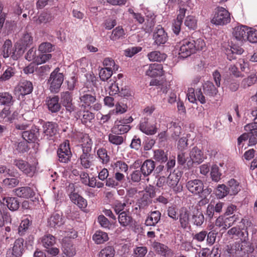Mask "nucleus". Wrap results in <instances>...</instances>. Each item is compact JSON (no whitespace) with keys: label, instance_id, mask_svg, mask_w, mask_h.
<instances>
[{"label":"nucleus","instance_id":"59","mask_svg":"<svg viewBox=\"0 0 257 257\" xmlns=\"http://www.w3.org/2000/svg\"><path fill=\"white\" fill-rule=\"evenodd\" d=\"M61 103L64 106L66 104H68L72 101V97L70 93L68 91L63 92L61 94Z\"/></svg>","mask_w":257,"mask_h":257},{"label":"nucleus","instance_id":"48","mask_svg":"<svg viewBox=\"0 0 257 257\" xmlns=\"http://www.w3.org/2000/svg\"><path fill=\"white\" fill-rule=\"evenodd\" d=\"M90 153H82L80 156V163L85 168H89L91 165Z\"/></svg>","mask_w":257,"mask_h":257},{"label":"nucleus","instance_id":"58","mask_svg":"<svg viewBox=\"0 0 257 257\" xmlns=\"http://www.w3.org/2000/svg\"><path fill=\"white\" fill-rule=\"evenodd\" d=\"M210 175L213 181L218 182L220 179L221 173L219 172L218 167L215 165L212 167Z\"/></svg>","mask_w":257,"mask_h":257},{"label":"nucleus","instance_id":"3","mask_svg":"<svg viewBox=\"0 0 257 257\" xmlns=\"http://www.w3.org/2000/svg\"><path fill=\"white\" fill-rule=\"evenodd\" d=\"M13 164L21 172L28 176L32 177L35 173L38 165V162L35 161L30 163L21 159H15Z\"/></svg>","mask_w":257,"mask_h":257},{"label":"nucleus","instance_id":"22","mask_svg":"<svg viewBox=\"0 0 257 257\" xmlns=\"http://www.w3.org/2000/svg\"><path fill=\"white\" fill-rule=\"evenodd\" d=\"M33 38L30 34L26 33L24 34L21 39L16 43L17 49H21L24 53L26 47H28L32 44Z\"/></svg>","mask_w":257,"mask_h":257},{"label":"nucleus","instance_id":"42","mask_svg":"<svg viewBox=\"0 0 257 257\" xmlns=\"http://www.w3.org/2000/svg\"><path fill=\"white\" fill-rule=\"evenodd\" d=\"M124 35L125 33L123 28L120 26H118L112 30L110 38L111 40L115 41L123 38Z\"/></svg>","mask_w":257,"mask_h":257},{"label":"nucleus","instance_id":"29","mask_svg":"<svg viewBox=\"0 0 257 257\" xmlns=\"http://www.w3.org/2000/svg\"><path fill=\"white\" fill-rule=\"evenodd\" d=\"M161 215V213L159 211L151 212L146 220L145 224L147 226H155L160 221Z\"/></svg>","mask_w":257,"mask_h":257},{"label":"nucleus","instance_id":"27","mask_svg":"<svg viewBox=\"0 0 257 257\" xmlns=\"http://www.w3.org/2000/svg\"><path fill=\"white\" fill-rule=\"evenodd\" d=\"M71 201L77 205L81 209H85L87 205V202L85 199L77 193H71L69 195Z\"/></svg>","mask_w":257,"mask_h":257},{"label":"nucleus","instance_id":"17","mask_svg":"<svg viewBox=\"0 0 257 257\" xmlns=\"http://www.w3.org/2000/svg\"><path fill=\"white\" fill-rule=\"evenodd\" d=\"M187 95L189 101L192 103H195L197 100L202 104L206 102L205 96L203 95L200 89L195 91L193 88H189Z\"/></svg>","mask_w":257,"mask_h":257},{"label":"nucleus","instance_id":"32","mask_svg":"<svg viewBox=\"0 0 257 257\" xmlns=\"http://www.w3.org/2000/svg\"><path fill=\"white\" fill-rule=\"evenodd\" d=\"M118 220L120 225L123 227L130 225L133 222L132 217L125 211L119 214Z\"/></svg>","mask_w":257,"mask_h":257},{"label":"nucleus","instance_id":"13","mask_svg":"<svg viewBox=\"0 0 257 257\" xmlns=\"http://www.w3.org/2000/svg\"><path fill=\"white\" fill-rule=\"evenodd\" d=\"M24 250V239L22 238L16 239L12 248L8 250L7 257H20Z\"/></svg>","mask_w":257,"mask_h":257},{"label":"nucleus","instance_id":"57","mask_svg":"<svg viewBox=\"0 0 257 257\" xmlns=\"http://www.w3.org/2000/svg\"><path fill=\"white\" fill-rule=\"evenodd\" d=\"M52 57L51 54H42L37 56L35 59V64L38 65L42 63H44Z\"/></svg>","mask_w":257,"mask_h":257},{"label":"nucleus","instance_id":"62","mask_svg":"<svg viewBox=\"0 0 257 257\" xmlns=\"http://www.w3.org/2000/svg\"><path fill=\"white\" fill-rule=\"evenodd\" d=\"M52 50L53 46L48 42L43 43L39 47V51L42 53H49Z\"/></svg>","mask_w":257,"mask_h":257},{"label":"nucleus","instance_id":"6","mask_svg":"<svg viewBox=\"0 0 257 257\" xmlns=\"http://www.w3.org/2000/svg\"><path fill=\"white\" fill-rule=\"evenodd\" d=\"M140 131L147 135H153L157 133L158 127L156 120L145 116L142 118L139 124Z\"/></svg>","mask_w":257,"mask_h":257},{"label":"nucleus","instance_id":"31","mask_svg":"<svg viewBox=\"0 0 257 257\" xmlns=\"http://www.w3.org/2000/svg\"><path fill=\"white\" fill-rule=\"evenodd\" d=\"M243 52V50L238 46H230L229 48H227L226 50V54L227 59L231 61L236 59V55H240Z\"/></svg>","mask_w":257,"mask_h":257},{"label":"nucleus","instance_id":"55","mask_svg":"<svg viewBox=\"0 0 257 257\" xmlns=\"http://www.w3.org/2000/svg\"><path fill=\"white\" fill-rule=\"evenodd\" d=\"M112 167L114 170L117 172H126L128 170V166L124 162L120 161H116Z\"/></svg>","mask_w":257,"mask_h":257},{"label":"nucleus","instance_id":"8","mask_svg":"<svg viewBox=\"0 0 257 257\" xmlns=\"http://www.w3.org/2000/svg\"><path fill=\"white\" fill-rule=\"evenodd\" d=\"M230 21V14L227 10L222 7L217 8L212 23L216 25H225Z\"/></svg>","mask_w":257,"mask_h":257},{"label":"nucleus","instance_id":"10","mask_svg":"<svg viewBox=\"0 0 257 257\" xmlns=\"http://www.w3.org/2000/svg\"><path fill=\"white\" fill-rule=\"evenodd\" d=\"M249 28L246 26H237L233 28L232 32V38L238 43H241L247 40V32Z\"/></svg>","mask_w":257,"mask_h":257},{"label":"nucleus","instance_id":"39","mask_svg":"<svg viewBox=\"0 0 257 257\" xmlns=\"http://www.w3.org/2000/svg\"><path fill=\"white\" fill-rule=\"evenodd\" d=\"M82 122L85 125L91 123L94 118V115L88 110L82 109L80 117Z\"/></svg>","mask_w":257,"mask_h":257},{"label":"nucleus","instance_id":"2","mask_svg":"<svg viewBox=\"0 0 257 257\" xmlns=\"http://www.w3.org/2000/svg\"><path fill=\"white\" fill-rule=\"evenodd\" d=\"M186 187L190 192L200 197L208 196L212 192L210 188H204L203 182L199 179L191 180L186 183Z\"/></svg>","mask_w":257,"mask_h":257},{"label":"nucleus","instance_id":"43","mask_svg":"<svg viewBox=\"0 0 257 257\" xmlns=\"http://www.w3.org/2000/svg\"><path fill=\"white\" fill-rule=\"evenodd\" d=\"M62 250L63 253L69 257H72L75 254V248L70 242H63Z\"/></svg>","mask_w":257,"mask_h":257},{"label":"nucleus","instance_id":"63","mask_svg":"<svg viewBox=\"0 0 257 257\" xmlns=\"http://www.w3.org/2000/svg\"><path fill=\"white\" fill-rule=\"evenodd\" d=\"M30 224V220L28 218H25L22 221L18 229L20 235H23L25 231L28 229Z\"/></svg>","mask_w":257,"mask_h":257},{"label":"nucleus","instance_id":"15","mask_svg":"<svg viewBox=\"0 0 257 257\" xmlns=\"http://www.w3.org/2000/svg\"><path fill=\"white\" fill-rule=\"evenodd\" d=\"M33 89L32 83L29 81L24 80L16 87L15 91L16 94L20 96H24L32 92Z\"/></svg>","mask_w":257,"mask_h":257},{"label":"nucleus","instance_id":"12","mask_svg":"<svg viewBox=\"0 0 257 257\" xmlns=\"http://www.w3.org/2000/svg\"><path fill=\"white\" fill-rule=\"evenodd\" d=\"M237 220H238V215H233L230 217L220 216L215 221V225L219 227H222L223 229L226 230L231 226Z\"/></svg>","mask_w":257,"mask_h":257},{"label":"nucleus","instance_id":"14","mask_svg":"<svg viewBox=\"0 0 257 257\" xmlns=\"http://www.w3.org/2000/svg\"><path fill=\"white\" fill-rule=\"evenodd\" d=\"M59 160L62 163H67L71 156L68 141H65L60 146L57 152Z\"/></svg>","mask_w":257,"mask_h":257},{"label":"nucleus","instance_id":"53","mask_svg":"<svg viewBox=\"0 0 257 257\" xmlns=\"http://www.w3.org/2000/svg\"><path fill=\"white\" fill-rule=\"evenodd\" d=\"M12 96L8 92L0 93V105H9L12 102Z\"/></svg>","mask_w":257,"mask_h":257},{"label":"nucleus","instance_id":"25","mask_svg":"<svg viewBox=\"0 0 257 257\" xmlns=\"http://www.w3.org/2000/svg\"><path fill=\"white\" fill-rule=\"evenodd\" d=\"M57 125L52 122H47L43 125V133L47 139L54 136L57 132Z\"/></svg>","mask_w":257,"mask_h":257},{"label":"nucleus","instance_id":"35","mask_svg":"<svg viewBox=\"0 0 257 257\" xmlns=\"http://www.w3.org/2000/svg\"><path fill=\"white\" fill-rule=\"evenodd\" d=\"M147 57L150 61L161 62L165 60L166 55L164 53H161L159 51H154L148 53Z\"/></svg>","mask_w":257,"mask_h":257},{"label":"nucleus","instance_id":"46","mask_svg":"<svg viewBox=\"0 0 257 257\" xmlns=\"http://www.w3.org/2000/svg\"><path fill=\"white\" fill-rule=\"evenodd\" d=\"M153 158L157 161L163 163L167 161L168 156L163 150L158 149L154 151Z\"/></svg>","mask_w":257,"mask_h":257},{"label":"nucleus","instance_id":"23","mask_svg":"<svg viewBox=\"0 0 257 257\" xmlns=\"http://www.w3.org/2000/svg\"><path fill=\"white\" fill-rule=\"evenodd\" d=\"M203 90L207 97H214L218 93V90L213 83L207 81L203 85Z\"/></svg>","mask_w":257,"mask_h":257},{"label":"nucleus","instance_id":"50","mask_svg":"<svg viewBox=\"0 0 257 257\" xmlns=\"http://www.w3.org/2000/svg\"><path fill=\"white\" fill-rule=\"evenodd\" d=\"M115 250L112 246H108L100 250L98 257H114Z\"/></svg>","mask_w":257,"mask_h":257},{"label":"nucleus","instance_id":"52","mask_svg":"<svg viewBox=\"0 0 257 257\" xmlns=\"http://www.w3.org/2000/svg\"><path fill=\"white\" fill-rule=\"evenodd\" d=\"M192 220L194 224L200 226L204 222V217L203 214L198 210L193 213Z\"/></svg>","mask_w":257,"mask_h":257},{"label":"nucleus","instance_id":"5","mask_svg":"<svg viewBox=\"0 0 257 257\" xmlns=\"http://www.w3.org/2000/svg\"><path fill=\"white\" fill-rule=\"evenodd\" d=\"M64 80L62 73L60 69L56 68L50 74L48 82L50 84V90L51 92H58Z\"/></svg>","mask_w":257,"mask_h":257},{"label":"nucleus","instance_id":"26","mask_svg":"<svg viewBox=\"0 0 257 257\" xmlns=\"http://www.w3.org/2000/svg\"><path fill=\"white\" fill-rule=\"evenodd\" d=\"M190 213L186 208H182L179 212V221L183 228H186L189 224Z\"/></svg>","mask_w":257,"mask_h":257},{"label":"nucleus","instance_id":"44","mask_svg":"<svg viewBox=\"0 0 257 257\" xmlns=\"http://www.w3.org/2000/svg\"><path fill=\"white\" fill-rule=\"evenodd\" d=\"M4 200H6L7 206L10 210L16 211L19 208V202L16 198H5Z\"/></svg>","mask_w":257,"mask_h":257},{"label":"nucleus","instance_id":"30","mask_svg":"<svg viewBox=\"0 0 257 257\" xmlns=\"http://www.w3.org/2000/svg\"><path fill=\"white\" fill-rule=\"evenodd\" d=\"M16 194L20 197L30 198L32 197L35 193L33 190L28 187H22L15 190Z\"/></svg>","mask_w":257,"mask_h":257},{"label":"nucleus","instance_id":"19","mask_svg":"<svg viewBox=\"0 0 257 257\" xmlns=\"http://www.w3.org/2000/svg\"><path fill=\"white\" fill-rule=\"evenodd\" d=\"M186 12V9L184 8H180L178 14H177V18L174 21V23L173 24L172 30L174 33L178 35L181 30V27L183 22V20L184 19L185 14Z\"/></svg>","mask_w":257,"mask_h":257},{"label":"nucleus","instance_id":"56","mask_svg":"<svg viewBox=\"0 0 257 257\" xmlns=\"http://www.w3.org/2000/svg\"><path fill=\"white\" fill-rule=\"evenodd\" d=\"M113 72L104 68H101L99 71V76L102 81L107 80L112 76Z\"/></svg>","mask_w":257,"mask_h":257},{"label":"nucleus","instance_id":"49","mask_svg":"<svg viewBox=\"0 0 257 257\" xmlns=\"http://www.w3.org/2000/svg\"><path fill=\"white\" fill-rule=\"evenodd\" d=\"M97 155L102 163L107 164L109 161V157L107 151L104 148H100L97 151Z\"/></svg>","mask_w":257,"mask_h":257},{"label":"nucleus","instance_id":"16","mask_svg":"<svg viewBox=\"0 0 257 257\" xmlns=\"http://www.w3.org/2000/svg\"><path fill=\"white\" fill-rule=\"evenodd\" d=\"M79 99V107L81 110L86 109L95 102L96 97L89 93H80Z\"/></svg>","mask_w":257,"mask_h":257},{"label":"nucleus","instance_id":"20","mask_svg":"<svg viewBox=\"0 0 257 257\" xmlns=\"http://www.w3.org/2000/svg\"><path fill=\"white\" fill-rule=\"evenodd\" d=\"M164 74L163 67L160 64H152L146 71V74L151 77L161 76Z\"/></svg>","mask_w":257,"mask_h":257},{"label":"nucleus","instance_id":"40","mask_svg":"<svg viewBox=\"0 0 257 257\" xmlns=\"http://www.w3.org/2000/svg\"><path fill=\"white\" fill-rule=\"evenodd\" d=\"M34 21L37 25H40L42 23H47L52 20V17L51 14L43 12L41 13L38 17H34Z\"/></svg>","mask_w":257,"mask_h":257},{"label":"nucleus","instance_id":"21","mask_svg":"<svg viewBox=\"0 0 257 257\" xmlns=\"http://www.w3.org/2000/svg\"><path fill=\"white\" fill-rule=\"evenodd\" d=\"M48 224L52 227H57L62 226L65 222V218L59 213L53 214L48 219Z\"/></svg>","mask_w":257,"mask_h":257},{"label":"nucleus","instance_id":"45","mask_svg":"<svg viewBox=\"0 0 257 257\" xmlns=\"http://www.w3.org/2000/svg\"><path fill=\"white\" fill-rule=\"evenodd\" d=\"M65 107L66 111L69 112V113H74V116L78 119L80 117V114L81 113V110L80 108L79 109H77L76 106L72 103V102L69 103L68 104H66L63 106Z\"/></svg>","mask_w":257,"mask_h":257},{"label":"nucleus","instance_id":"54","mask_svg":"<svg viewBox=\"0 0 257 257\" xmlns=\"http://www.w3.org/2000/svg\"><path fill=\"white\" fill-rule=\"evenodd\" d=\"M247 40L251 43H257V26L249 28L247 32Z\"/></svg>","mask_w":257,"mask_h":257},{"label":"nucleus","instance_id":"9","mask_svg":"<svg viewBox=\"0 0 257 257\" xmlns=\"http://www.w3.org/2000/svg\"><path fill=\"white\" fill-rule=\"evenodd\" d=\"M41 243L49 254L55 256L59 253V249L53 246L56 243V238L53 235L50 234H45L41 238Z\"/></svg>","mask_w":257,"mask_h":257},{"label":"nucleus","instance_id":"38","mask_svg":"<svg viewBox=\"0 0 257 257\" xmlns=\"http://www.w3.org/2000/svg\"><path fill=\"white\" fill-rule=\"evenodd\" d=\"M103 68L109 70L112 72H115L118 69V66L115 64L114 60L111 58L107 57L104 59L102 62Z\"/></svg>","mask_w":257,"mask_h":257},{"label":"nucleus","instance_id":"11","mask_svg":"<svg viewBox=\"0 0 257 257\" xmlns=\"http://www.w3.org/2000/svg\"><path fill=\"white\" fill-rule=\"evenodd\" d=\"M202 151L196 147H193L189 153V159L187 161V166L191 168L193 163L200 164L205 159Z\"/></svg>","mask_w":257,"mask_h":257},{"label":"nucleus","instance_id":"7","mask_svg":"<svg viewBox=\"0 0 257 257\" xmlns=\"http://www.w3.org/2000/svg\"><path fill=\"white\" fill-rule=\"evenodd\" d=\"M181 176L182 174L180 171H174L170 173L167 178L168 187L172 189L175 193L181 192L183 190V186L179 183Z\"/></svg>","mask_w":257,"mask_h":257},{"label":"nucleus","instance_id":"41","mask_svg":"<svg viewBox=\"0 0 257 257\" xmlns=\"http://www.w3.org/2000/svg\"><path fill=\"white\" fill-rule=\"evenodd\" d=\"M93 239L97 244L103 243L108 239L107 234L101 231H97L93 235Z\"/></svg>","mask_w":257,"mask_h":257},{"label":"nucleus","instance_id":"33","mask_svg":"<svg viewBox=\"0 0 257 257\" xmlns=\"http://www.w3.org/2000/svg\"><path fill=\"white\" fill-rule=\"evenodd\" d=\"M47 106L49 110L52 112L58 111L60 108V105L59 103V97L54 96L50 98L47 101Z\"/></svg>","mask_w":257,"mask_h":257},{"label":"nucleus","instance_id":"34","mask_svg":"<svg viewBox=\"0 0 257 257\" xmlns=\"http://www.w3.org/2000/svg\"><path fill=\"white\" fill-rule=\"evenodd\" d=\"M228 189L229 191V195H236L240 190L239 183L235 179H231L228 181Z\"/></svg>","mask_w":257,"mask_h":257},{"label":"nucleus","instance_id":"4","mask_svg":"<svg viewBox=\"0 0 257 257\" xmlns=\"http://www.w3.org/2000/svg\"><path fill=\"white\" fill-rule=\"evenodd\" d=\"M2 55L5 58L11 57L14 60H17L23 55V50L17 49L16 44L15 47L13 48L11 41L7 40L3 46Z\"/></svg>","mask_w":257,"mask_h":257},{"label":"nucleus","instance_id":"51","mask_svg":"<svg viewBox=\"0 0 257 257\" xmlns=\"http://www.w3.org/2000/svg\"><path fill=\"white\" fill-rule=\"evenodd\" d=\"M216 194L219 198H222L229 194V191L224 184L219 185L216 191Z\"/></svg>","mask_w":257,"mask_h":257},{"label":"nucleus","instance_id":"24","mask_svg":"<svg viewBox=\"0 0 257 257\" xmlns=\"http://www.w3.org/2000/svg\"><path fill=\"white\" fill-rule=\"evenodd\" d=\"M80 142L82 153H90L92 150L93 142L89 136L87 134L82 135Z\"/></svg>","mask_w":257,"mask_h":257},{"label":"nucleus","instance_id":"1","mask_svg":"<svg viewBox=\"0 0 257 257\" xmlns=\"http://www.w3.org/2000/svg\"><path fill=\"white\" fill-rule=\"evenodd\" d=\"M205 46L204 41L200 38L196 40L193 38L183 40L180 43L178 50L179 57L187 58L197 51L203 50Z\"/></svg>","mask_w":257,"mask_h":257},{"label":"nucleus","instance_id":"47","mask_svg":"<svg viewBox=\"0 0 257 257\" xmlns=\"http://www.w3.org/2000/svg\"><path fill=\"white\" fill-rule=\"evenodd\" d=\"M131 128L129 125L122 122V120L119 121L117 123H116L114 127V130L116 133L120 134L127 133Z\"/></svg>","mask_w":257,"mask_h":257},{"label":"nucleus","instance_id":"36","mask_svg":"<svg viewBox=\"0 0 257 257\" xmlns=\"http://www.w3.org/2000/svg\"><path fill=\"white\" fill-rule=\"evenodd\" d=\"M185 26L190 30H194L197 28V20L192 15L187 16L184 21Z\"/></svg>","mask_w":257,"mask_h":257},{"label":"nucleus","instance_id":"37","mask_svg":"<svg viewBox=\"0 0 257 257\" xmlns=\"http://www.w3.org/2000/svg\"><path fill=\"white\" fill-rule=\"evenodd\" d=\"M256 81L257 76L256 74L253 73L242 80L241 82V86L244 88H246L254 84Z\"/></svg>","mask_w":257,"mask_h":257},{"label":"nucleus","instance_id":"18","mask_svg":"<svg viewBox=\"0 0 257 257\" xmlns=\"http://www.w3.org/2000/svg\"><path fill=\"white\" fill-rule=\"evenodd\" d=\"M167 35L161 26H158L154 32L153 39L157 45L164 44L167 41Z\"/></svg>","mask_w":257,"mask_h":257},{"label":"nucleus","instance_id":"61","mask_svg":"<svg viewBox=\"0 0 257 257\" xmlns=\"http://www.w3.org/2000/svg\"><path fill=\"white\" fill-rule=\"evenodd\" d=\"M109 141L115 145H119L123 143V139L121 136L110 134L108 136Z\"/></svg>","mask_w":257,"mask_h":257},{"label":"nucleus","instance_id":"28","mask_svg":"<svg viewBox=\"0 0 257 257\" xmlns=\"http://www.w3.org/2000/svg\"><path fill=\"white\" fill-rule=\"evenodd\" d=\"M155 168V163L154 161L151 160H146L141 166V172L145 176L150 175Z\"/></svg>","mask_w":257,"mask_h":257},{"label":"nucleus","instance_id":"64","mask_svg":"<svg viewBox=\"0 0 257 257\" xmlns=\"http://www.w3.org/2000/svg\"><path fill=\"white\" fill-rule=\"evenodd\" d=\"M147 248L145 246H139L134 250L135 257H144L147 252Z\"/></svg>","mask_w":257,"mask_h":257},{"label":"nucleus","instance_id":"60","mask_svg":"<svg viewBox=\"0 0 257 257\" xmlns=\"http://www.w3.org/2000/svg\"><path fill=\"white\" fill-rule=\"evenodd\" d=\"M141 47H133L124 50V54L125 56L132 57L136 54L139 53L142 50Z\"/></svg>","mask_w":257,"mask_h":257}]
</instances>
